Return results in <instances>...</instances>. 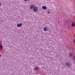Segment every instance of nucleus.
Segmentation results:
<instances>
[{
  "instance_id": "1",
  "label": "nucleus",
  "mask_w": 75,
  "mask_h": 75,
  "mask_svg": "<svg viewBox=\"0 0 75 75\" xmlns=\"http://www.w3.org/2000/svg\"><path fill=\"white\" fill-rule=\"evenodd\" d=\"M66 65L68 67H70V66H71V63H69L68 62H66Z\"/></svg>"
},
{
  "instance_id": "2",
  "label": "nucleus",
  "mask_w": 75,
  "mask_h": 75,
  "mask_svg": "<svg viewBox=\"0 0 75 75\" xmlns=\"http://www.w3.org/2000/svg\"><path fill=\"white\" fill-rule=\"evenodd\" d=\"M74 54L72 52L70 53H69V58H71L73 56Z\"/></svg>"
},
{
  "instance_id": "3",
  "label": "nucleus",
  "mask_w": 75,
  "mask_h": 75,
  "mask_svg": "<svg viewBox=\"0 0 75 75\" xmlns=\"http://www.w3.org/2000/svg\"><path fill=\"white\" fill-rule=\"evenodd\" d=\"M33 10L34 11L36 12L38 11V8L37 7L35 6L34 8H33Z\"/></svg>"
},
{
  "instance_id": "4",
  "label": "nucleus",
  "mask_w": 75,
  "mask_h": 75,
  "mask_svg": "<svg viewBox=\"0 0 75 75\" xmlns=\"http://www.w3.org/2000/svg\"><path fill=\"white\" fill-rule=\"evenodd\" d=\"M43 30L44 31H48V28H47V27L46 26L43 28Z\"/></svg>"
},
{
  "instance_id": "5",
  "label": "nucleus",
  "mask_w": 75,
  "mask_h": 75,
  "mask_svg": "<svg viewBox=\"0 0 75 75\" xmlns=\"http://www.w3.org/2000/svg\"><path fill=\"white\" fill-rule=\"evenodd\" d=\"M22 25H23V23H18L17 25V27H20L22 26Z\"/></svg>"
},
{
  "instance_id": "6",
  "label": "nucleus",
  "mask_w": 75,
  "mask_h": 75,
  "mask_svg": "<svg viewBox=\"0 0 75 75\" xmlns=\"http://www.w3.org/2000/svg\"><path fill=\"white\" fill-rule=\"evenodd\" d=\"M35 7V5H32L31 6H30V7L31 9H33H33Z\"/></svg>"
},
{
  "instance_id": "7",
  "label": "nucleus",
  "mask_w": 75,
  "mask_h": 75,
  "mask_svg": "<svg viewBox=\"0 0 75 75\" xmlns=\"http://www.w3.org/2000/svg\"><path fill=\"white\" fill-rule=\"evenodd\" d=\"M42 8L43 10H46L47 9V7L45 6H43L42 7Z\"/></svg>"
},
{
  "instance_id": "8",
  "label": "nucleus",
  "mask_w": 75,
  "mask_h": 75,
  "mask_svg": "<svg viewBox=\"0 0 75 75\" xmlns=\"http://www.w3.org/2000/svg\"><path fill=\"white\" fill-rule=\"evenodd\" d=\"M71 26L72 27H74L75 26V23H73L72 24H71Z\"/></svg>"
},
{
  "instance_id": "9",
  "label": "nucleus",
  "mask_w": 75,
  "mask_h": 75,
  "mask_svg": "<svg viewBox=\"0 0 75 75\" xmlns=\"http://www.w3.org/2000/svg\"><path fill=\"white\" fill-rule=\"evenodd\" d=\"M3 46H2V45H0V48H1V50H3Z\"/></svg>"
},
{
  "instance_id": "10",
  "label": "nucleus",
  "mask_w": 75,
  "mask_h": 75,
  "mask_svg": "<svg viewBox=\"0 0 75 75\" xmlns=\"http://www.w3.org/2000/svg\"><path fill=\"white\" fill-rule=\"evenodd\" d=\"M38 67H35V70H37V69H38Z\"/></svg>"
},
{
  "instance_id": "11",
  "label": "nucleus",
  "mask_w": 75,
  "mask_h": 75,
  "mask_svg": "<svg viewBox=\"0 0 75 75\" xmlns=\"http://www.w3.org/2000/svg\"><path fill=\"white\" fill-rule=\"evenodd\" d=\"M73 59H74V61H75V56H74L73 57Z\"/></svg>"
},
{
  "instance_id": "12",
  "label": "nucleus",
  "mask_w": 75,
  "mask_h": 75,
  "mask_svg": "<svg viewBox=\"0 0 75 75\" xmlns=\"http://www.w3.org/2000/svg\"><path fill=\"white\" fill-rule=\"evenodd\" d=\"M73 42H74V43H75V39L73 40Z\"/></svg>"
},
{
  "instance_id": "13",
  "label": "nucleus",
  "mask_w": 75,
  "mask_h": 75,
  "mask_svg": "<svg viewBox=\"0 0 75 75\" xmlns=\"http://www.w3.org/2000/svg\"><path fill=\"white\" fill-rule=\"evenodd\" d=\"M47 13H48V14H50V12L49 11H48Z\"/></svg>"
},
{
  "instance_id": "14",
  "label": "nucleus",
  "mask_w": 75,
  "mask_h": 75,
  "mask_svg": "<svg viewBox=\"0 0 75 75\" xmlns=\"http://www.w3.org/2000/svg\"><path fill=\"white\" fill-rule=\"evenodd\" d=\"M25 1H27L28 0H24Z\"/></svg>"
},
{
  "instance_id": "15",
  "label": "nucleus",
  "mask_w": 75,
  "mask_h": 75,
  "mask_svg": "<svg viewBox=\"0 0 75 75\" xmlns=\"http://www.w3.org/2000/svg\"><path fill=\"white\" fill-rule=\"evenodd\" d=\"M74 37H75V34L74 35Z\"/></svg>"
},
{
  "instance_id": "16",
  "label": "nucleus",
  "mask_w": 75,
  "mask_h": 75,
  "mask_svg": "<svg viewBox=\"0 0 75 75\" xmlns=\"http://www.w3.org/2000/svg\"><path fill=\"white\" fill-rule=\"evenodd\" d=\"M1 3H0V6H1Z\"/></svg>"
},
{
  "instance_id": "17",
  "label": "nucleus",
  "mask_w": 75,
  "mask_h": 75,
  "mask_svg": "<svg viewBox=\"0 0 75 75\" xmlns=\"http://www.w3.org/2000/svg\"><path fill=\"white\" fill-rule=\"evenodd\" d=\"M1 54H0V57H1Z\"/></svg>"
}]
</instances>
